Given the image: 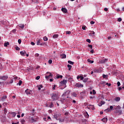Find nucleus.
Here are the masks:
<instances>
[{
    "label": "nucleus",
    "instance_id": "51",
    "mask_svg": "<svg viewBox=\"0 0 124 124\" xmlns=\"http://www.w3.org/2000/svg\"><path fill=\"white\" fill-rule=\"evenodd\" d=\"M20 122H21V123H25V122H26V121H25V120L22 119V120H20Z\"/></svg>",
    "mask_w": 124,
    "mask_h": 124
},
{
    "label": "nucleus",
    "instance_id": "26",
    "mask_svg": "<svg viewBox=\"0 0 124 124\" xmlns=\"http://www.w3.org/2000/svg\"><path fill=\"white\" fill-rule=\"evenodd\" d=\"M67 67L68 68V70L70 71V70H71V68L72 67V66H71L70 64H68Z\"/></svg>",
    "mask_w": 124,
    "mask_h": 124
},
{
    "label": "nucleus",
    "instance_id": "15",
    "mask_svg": "<svg viewBox=\"0 0 124 124\" xmlns=\"http://www.w3.org/2000/svg\"><path fill=\"white\" fill-rule=\"evenodd\" d=\"M89 35H90V36H94V31H90V33H89Z\"/></svg>",
    "mask_w": 124,
    "mask_h": 124
},
{
    "label": "nucleus",
    "instance_id": "48",
    "mask_svg": "<svg viewBox=\"0 0 124 124\" xmlns=\"http://www.w3.org/2000/svg\"><path fill=\"white\" fill-rule=\"evenodd\" d=\"M113 107L112 106H110L109 107V109H110L111 111H112V110H113Z\"/></svg>",
    "mask_w": 124,
    "mask_h": 124
},
{
    "label": "nucleus",
    "instance_id": "53",
    "mask_svg": "<svg viewBox=\"0 0 124 124\" xmlns=\"http://www.w3.org/2000/svg\"><path fill=\"white\" fill-rule=\"evenodd\" d=\"M68 114H69L68 112H65L64 115L65 116H68Z\"/></svg>",
    "mask_w": 124,
    "mask_h": 124
},
{
    "label": "nucleus",
    "instance_id": "54",
    "mask_svg": "<svg viewBox=\"0 0 124 124\" xmlns=\"http://www.w3.org/2000/svg\"><path fill=\"white\" fill-rule=\"evenodd\" d=\"M90 24H91V25H93V24H94V21H91L90 22Z\"/></svg>",
    "mask_w": 124,
    "mask_h": 124
},
{
    "label": "nucleus",
    "instance_id": "33",
    "mask_svg": "<svg viewBox=\"0 0 124 124\" xmlns=\"http://www.w3.org/2000/svg\"><path fill=\"white\" fill-rule=\"evenodd\" d=\"M72 95L75 97H76V96H77V94H76L75 93H73Z\"/></svg>",
    "mask_w": 124,
    "mask_h": 124
},
{
    "label": "nucleus",
    "instance_id": "32",
    "mask_svg": "<svg viewBox=\"0 0 124 124\" xmlns=\"http://www.w3.org/2000/svg\"><path fill=\"white\" fill-rule=\"evenodd\" d=\"M59 36V34H55L53 36V38H58V37Z\"/></svg>",
    "mask_w": 124,
    "mask_h": 124
},
{
    "label": "nucleus",
    "instance_id": "62",
    "mask_svg": "<svg viewBox=\"0 0 124 124\" xmlns=\"http://www.w3.org/2000/svg\"><path fill=\"white\" fill-rule=\"evenodd\" d=\"M104 11H108V9L107 8H105L104 9Z\"/></svg>",
    "mask_w": 124,
    "mask_h": 124
},
{
    "label": "nucleus",
    "instance_id": "44",
    "mask_svg": "<svg viewBox=\"0 0 124 124\" xmlns=\"http://www.w3.org/2000/svg\"><path fill=\"white\" fill-rule=\"evenodd\" d=\"M12 32H13V33H15L16 32V29H14L12 31Z\"/></svg>",
    "mask_w": 124,
    "mask_h": 124
},
{
    "label": "nucleus",
    "instance_id": "30",
    "mask_svg": "<svg viewBox=\"0 0 124 124\" xmlns=\"http://www.w3.org/2000/svg\"><path fill=\"white\" fill-rule=\"evenodd\" d=\"M68 63H69L70 64H72V65L74 64V62L70 61H68Z\"/></svg>",
    "mask_w": 124,
    "mask_h": 124
},
{
    "label": "nucleus",
    "instance_id": "59",
    "mask_svg": "<svg viewBox=\"0 0 124 124\" xmlns=\"http://www.w3.org/2000/svg\"><path fill=\"white\" fill-rule=\"evenodd\" d=\"M82 30H84L85 31V30H86V27L83 26V27H82Z\"/></svg>",
    "mask_w": 124,
    "mask_h": 124
},
{
    "label": "nucleus",
    "instance_id": "63",
    "mask_svg": "<svg viewBox=\"0 0 124 124\" xmlns=\"http://www.w3.org/2000/svg\"><path fill=\"white\" fill-rule=\"evenodd\" d=\"M122 89H123L122 87H119V88H118L119 91H121V90H122Z\"/></svg>",
    "mask_w": 124,
    "mask_h": 124
},
{
    "label": "nucleus",
    "instance_id": "5",
    "mask_svg": "<svg viewBox=\"0 0 124 124\" xmlns=\"http://www.w3.org/2000/svg\"><path fill=\"white\" fill-rule=\"evenodd\" d=\"M75 86L76 87V88H83V87H84L83 84L79 83H76Z\"/></svg>",
    "mask_w": 124,
    "mask_h": 124
},
{
    "label": "nucleus",
    "instance_id": "8",
    "mask_svg": "<svg viewBox=\"0 0 124 124\" xmlns=\"http://www.w3.org/2000/svg\"><path fill=\"white\" fill-rule=\"evenodd\" d=\"M36 42H37V45H41V46H42L43 44L41 43V40L37 39L36 40Z\"/></svg>",
    "mask_w": 124,
    "mask_h": 124
},
{
    "label": "nucleus",
    "instance_id": "64",
    "mask_svg": "<svg viewBox=\"0 0 124 124\" xmlns=\"http://www.w3.org/2000/svg\"><path fill=\"white\" fill-rule=\"evenodd\" d=\"M35 57H38L39 56V54L37 53L35 55Z\"/></svg>",
    "mask_w": 124,
    "mask_h": 124
},
{
    "label": "nucleus",
    "instance_id": "34",
    "mask_svg": "<svg viewBox=\"0 0 124 124\" xmlns=\"http://www.w3.org/2000/svg\"><path fill=\"white\" fill-rule=\"evenodd\" d=\"M43 40L44 41H47L48 40V38L47 37L45 36L43 37Z\"/></svg>",
    "mask_w": 124,
    "mask_h": 124
},
{
    "label": "nucleus",
    "instance_id": "23",
    "mask_svg": "<svg viewBox=\"0 0 124 124\" xmlns=\"http://www.w3.org/2000/svg\"><path fill=\"white\" fill-rule=\"evenodd\" d=\"M114 100H115V101H120L121 100V98L120 97H116L114 98Z\"/></svg>",
    "mask_w": 124,
    "mask_h": 124
},
{
    "label": "nucleus",
    "instance_id": "60",
    "mask_svg": "<svg viewBox=\"0 0 124 124\" xmlns=\"http://www.w3.org/2000/svg\"><path fill=\"white\" fill-rule=\"evenodd\" d=\"M53 106H54V105L52 104V103H51L50 104V107H53Z\"/></svg>",
    "mask_w": 124,
    "mask_h": 124
},
{
    "label": "nucleus",
    "instance_id": "29",
    "mask_svg": "<svg viewBox=\"0 0 124 124\" xmlns=\"http://www.w3.org/2000/svg\"><path fill=\"white\" fill-rule=\"evenodd\" d=\"M60 78H61V79H62V76L57 75V79H60Z\"/></svg>",
    "mask_w": 124,
    "mask_h": 124
},
{
    "label": "nucleus",
    "instance_id": "1",
    "mask_svg": "<svg viewBox=\"0 0 124 124\" xmlns=\"http://www.w3.org/2000/svg\"><path fill=\"white\" fill-rule=\"evenodd\" d=\"M59 98H60V97L58 94L53 93L51 95V99L53 100V101H56V100H58Z\"/></svg>",
    "mask_w": 124,
    "mask_h": 124
},
{
    "label": "nucleus",
    "instance_id": "25",
    "mask_svg": "<svg viewBox=\"0 0 124 124\" xmlns=\"http://www.w3.org/2000/svg\"><path fill=\"white\" fill-rule=\"evenodd\" d=\"M88 80H89V78H86L83 79V82L84 83H86V82H88Z\"/></svg>",
    "mask_w": 124,
    "mask_h": 124
},
{
    "label": "nucleus",
    "instance_id": "3",
    "mask_svg": "<svg viewBox=\"0 0 124 124\" xmlns=\"http://www.w3.org/2000/svg\"><path fill=\"white\" fill-rule=\"evenodd\" d=\"M53 77V75L52 73H50L49 72H46L45 74V78L46 80H48L49 78H52Z\"/></svg>",
    "mask_w": 124,
    "mask_h": 124
},
{
    "label": "nucleus",
    "instance_id": "41",
    "mask_svg": "<svg viewBox=\"0 0 124 124\" xmlns=\"http://www.w3.org/2000/svg\"><path fill=\"white\" fill-rule=\"evenodd\" d=\"M60 101H61L62 103H64V102L65 101V99H61Z\"/></svg>",
    "mask_w": 124,
    "mask_h": 124
},
{
    "label": "nucleus",
    "instance_id": "6",
    "mask_svg": "<svg viewBox=\"0 0 124 124\" xmlns=\"http://www.w3.org/2000/svg\"><path fill=\"white\" fill-rule=\"evenodd\" d=\"M8 78V76H0V79L1 80H4V81H6V80H7V78Z\"/></svg>",
    "mask_w": 124,
    "mask_h": 124
},
{
    "label": "nucleus",
    "instance_id": "19",
    "mask_svg": "<svg viewBox=\"0 0 124 124\" xmlns=\"http://www.w3.org/2000/svg\"><path fill=\"white\" fill-rule=\"evenodd\" d=\"M102 121L103 122V123H107V121H108V119L107 118L105 117L102 119Z\"/></svg>",
    "mask_w": 124,
    "mask_h": 124
},
{
    "label": "nucleus",
    "instance_id": "57",
    "mask_svg": "<svg viewBox=\"0 0 124 124\" xmlns=\"http://www.w3.org/2000/svg\"><path fill=\"white\" fill-rule=\"evenodd\" d=\"M86 118H89V114H88V112H86V115H85Z\"/></svg>",
    "mask_w": 124,
    "mask_h": 124
},
{
    "label": "nucleus",
    "instance_id": "24",
    "mask_svg": "<svg viewBox=\"0 0 124 124\" xmlns=\"http://www.w3.org/2000/svg\"><path fill=\"white\" fill-rule=\"evenodd\" d=\"M104 104H105V102L101 101L98 105L99 106H102Z\"/></svg>",
    "mask_w": 124,
    "mask_h": 124
},
{
    "label": "nucleus",
    "instance_id": "18",
    "mask_svg": "<svg viewBox=\"0 0 124 124\" xmlns=\"http://www.w3.org/2000/svg\"><path fill=\"white\" fill-rule=\"evenodd\" d=\"M62 11L64 13H66V12H67V10L65 8H62Z\"/></svg>",
    "mask_w": 124,
    "mask_h": 124
},
{
    "label": "nucleus",
    "instance_id": "11",
    "mask_svg": "<svg viewBox=\"0 0 124 124\" xmlns=\"http://www.w3.org/2000/svg\"><path fill=\"white\" fill-rule=\"evenodd\" d=\"M80 78V80H84V77L83 76H78L77 77V79H79Z\"/></svg>",
    "mask_w": 124,
    "mask_h": 124
},
{
    "label": "nucleus",
    "instance_id": "16",
    "mask_svg": "<svg viewBox=\"0 0 124 124\" xmlns=\"http://www.w3.org/2000/svg\"><path fill=\"white\" fill-rule=\"evenodd\" d=\"M18 27H19V28H21L22 29H24V28H25V25L20 24L18 25Z\"/></svg>",
    "mask_w": 124,
    "mask_h": 124
},
{
    "label": "nucleus",
    "instance_id": "46",
    "mask_svg": "<svg viewBox=\"0 0 124 124\" xmlns=\"http://www.w3.org/2000/svg\"><path fill=\"white\" fill-rule=\"evenodd\" d=\"M118 22H122V18L119 17V18L118 19Z\"/></svg>",
    "mask_w": 124,
    "mask_h": 124
},
{
    "label": "nucleus",
    "instance_id": "52",
    "mask_svg": "<svg viewBox=\"0 0 124 124\" xmlns=\"http://www.w3.org/2000/svg\"><path fill=\"white\" fill-rule=\"evenodd\" d=\"M88 47H89V48H91V49H93V45H89Z\"/></svg>",
    "mask_w": 124,
    "mask_h": 124
},
{
    "label": "nucleus",
    "instance_id": "20",
    "mask_svg": "<svg viewBox=\"0 0 124 124\" xmlns=\"http://www.w3.org/2000/svg\"><path fill=\"white\" fill-rule=\"evenodd\" d=\"M70 93V91L68 90L66 92V93L64 94H63V95H68Z\"/></svg>",
    "mask_w": 124,
    "mask_h": 124
},
{
    "label": "nucleus",
    "instance_id": "9",
    "mask_svg": "<svg viewBox=\"0 0 124 124\" xmlns=\"http://www.w3.org/2000/svg\"><path fill=\"white\" fill-rule=\"evenodd\" d=\"M20 55L23 57H25V56H26V54H27V52L25 50L20 51Z\"/></svg>",
    "mask_w": 124,
    "mask_h": 124
},
{
    "label": "nucleus",
    "instance_id": "40",
    "mask_svg": "<svg viewBox=\"0 0 124 124\" xmlns=\"http://www.w3.org/2000/svg\"><path fill=\"white\" fill-rule=\"evenodd\" d=\"M66 34H70L71 33V32L70 31H67L66 32Z\"/></svg>",
    "mask_w": 124,
    "mask_h": 124
},
{
    "label": "nucleus",
    "instance_id": "17",
    "mask_svg": "<svg viewBox=\"0 0 124 124\" xmlns=\"http://www.w3.org/2000/svg\"><path fill=\"white\" fill-rule=\"evenodd\" d=\"M25 93H26V94H31V90L27 89V90H25Z\"/></svg>",
    "mask_w": 124,
    "mask_h": 124
},
{
    "label": "nucleus",
    "instance_id": "49",
    "mask_svg": "<svg viewBox=\"0 0 124 124\" xmlns=\"http://www.w3.org/2000/svg\"><path fill=\"white\" fill-rule=\"evenodd\" d=\"M39 79H40V76H37L36 78V80H39Z\"/></svg>",
    "mask_w": 124,
    "mask_h": 124
},
{
    "label": "nucleus",
    "instance_id": "7",
    "mask_svg": "<svg viewBox=\"0 0 124 124\" xmlns=\"http://www.w3.org/2000/svg\"><path fill=\"white\" fill-rule=\"evenodd\" d=\"M29 122L30 123H34L36 122V120L34 119L33 117H29Z\"/></svg>",
    "mask_w": 124,
    "mask_h": 124
},
{
    "label": "nucleus",
    "instance_id": "37",
    "mask_svg": "<svg viewBox=\"0 0 124 124\" xmlns=\"http://www.w3.org/2000/svg\"><path fill=\"white\" fill-rule=\"evenodd\" d=\"M4 114L5 115H6V114L7 113V109H6V108H4Z\"/></svg>",
    "mask_w": 124,
    "mask_h": 124
},
{
    "label": "nucleus",
    "instance_id": "2",
    "mask_svg": "<svg viewBox=\"0 0 124 124\" xmlns=\"http://www.w3.org/2000/svg\"><path fill=\"white\" fill-rule=\"evenodd\" d=\"M114 109L116 110V112L118 114V115H122V114H123V112L121 110V108L120 106L116 107L114 108Z\"/></svg>",
    "mask_w": 124,
    "mask_h": 124
},
{
    "label": "nucleus",
    "instance_id": "61",
    "mask_svg": "<svg viewBox=\"0 0 124 124\" xmlns=\"http://www.w3.org/2000/svg\"><path fill=\"white\" fill-rule=\"evenodd\" d=\"M106 85H108V87H110V86H111V84H109V83H106Z\"/></svg>",
    "mask_w": 124,
    "mask_h": 124
},
{
    "label": "nucleus",
    "instance_id": "50",
    "mask_svg": "<svg viewBox=\"0 0 124 124\" xmlns=\"http://www.w3.org/2000/svg\"><path fill=\"white\" fill-rule=\"evenodd\" d=\"M18 42L19 44H21V42H22V41L21 40V39H18Z\"/></svg>",
    "mask_w": 124,
    "mask_h": 124
},
{
    "label": "nucleus",
    "instance_id": "58",
    "mask_svg": "<svg viewBox=\"0 0 124 124\" xmlns=\"http://www.w3.org/2000/svg\"><path fill=\"white\" fill-rule=\"evenodd\" d=\"M93 94H95V93H96L95 91L94 90H93Z\"/></svg>",
    "mask_w": 124,
    "mask_h": 124
},
{
    "label": "nucleus",
    "instance_id": "10",
    "mask_svg": "<svg viewBox=\"0 0 124 124\" xmlns=\"http://www.w3.org/2000/svg\"><path fill=\"white\" fill-rule=\"evenodd\" d=\"M60 83L62 84V85H66V84L67 83V80L63 79V80L61 81Z\"/></svg>",
    "mask_w": 124,
    "mask_h": 124
},
{
    "label": "nucleus",
    "instance_id": "42",
    "mask_svg": "<svg viewBox=\"0 0 124 124\" xmlns=\"http://www.w3.org/2000/svg\"><path fill=\"white\" fill-rule=\"evenodd\" d=\"M16 51H20V48H19V47L16 46Z\"/></svg>",
    "mask_w": 124,
    "mask_h": 124
},
{
    "label": "nucleus",
    "instance_id": "56",
    "mask_svg": "<svg viewBox=\"0 0 124 124\" xmlns=\"http://www.w3.org/2000/svg\"><path fill=\"white\" fill-rule=\"evenodd\" d=\"M31 45L32 46H34V45H35V44L34 42H31Z\"/></svg>",
    "mask_w": 124,
    "mask_h": 124
},
{
    "label": "nucleus",
    "instance_id": "28",
    "mask_svg": "<svg viewBox=\"0 0 124 124\" xmlns=\"http://www.w3.org/2000/svg\"><path fill=\"white\" fill-rule=\"evenodd\" d=\"M52 87L53 91L56 90V88H57V85H52Z\"/></svg>",
    "mask_w": 124,
    "mask_h": 124
},
{
    "label": "nucleus",
    "instance_id": "47",
    "mask_svg": "<svg viewBox=\"0 0 124 124\" xmlns=\"http://www.w3.org/2000/svg\"><path fill=\"white\" fill-rule=\"evenodd\" d=\"M117 86H118V87H120V86H121V82H120V81H118V82H117Z\"/></svg>",
    "mask_w": 124,
    "mask_h": 124
},
{
    "label": "nucleus",
    "instance_id": "14",
    "mask_svg": "<svg viewBox=\"0 0 124 124\" xmlns=\"http://www.w3.org/2000/svg\"><path fill=\"white\" fill-rule=\"evenodd\" d=\"M7 98V95H3L1 99V101H4V100H5V99H6Z\"/></svg>",
    "mask_w": 124,
    "mask_h": 124
},
{
    "label": "nucleus",
    "instance_id": "35",
    "mask_svg": "<svg viewBox=\"0 0 124 124\" xmlns=\"http://www.w3.org/2000/svg\"><path fill=\"white\" fill-rule=\"evenodd\" d=\"M8 45H9V43L8 42H7L4 44L5 47H7Z\"/></svg>",
    "mask_w": 124,
    "mask_h": 124
},
{
    "label": "nucleus",
    "instance_id": "31",
    "mask_svg": "<svg viewBox=\"0 0 124 124\" xmlns=\"http://www.w3.org/2000/svg\"><path fill=\"white\" fill-rule=\"evenodd\" d=\"M104 112H111V110H110V109L109 108H108L107 109H105L104 110Z\"/></svg>",
    "mask_w": 124,
    "mask_h": 124
},
{
    "label": "nucleus",
    "instance_id": "12",
    "mask_svg": "<svg viewBox=\"0 0 124 124\" xmlns=\"http://www.w3.org/2000/svg\"><path fill=\"white\" fill-rule=\"evenodd\" d=\"M107 61H108V59H103L100 61V62H101V63H105Z\"/></svg>",
    "mask_w": 124,
    "mask_h": 124
},
{
    "label": "nucleus",
    "instance_id": "21",
    "mask_svg": "<svg viewBox=\"0 0 124 124\" xmlns=\"http://www.w3.org/2000/svg\"><path fill=\"white\" fill-rule=\"evenodd\" d=\"M37 88H38V91H40V90H41V89H42L43 88V85H40L37 86Z\"/></svg>",
    "mask_w": 124,
    "mask_h": 124
},
{
    "label": "nucleus",
    "instance_id": "27",
    "mask_svg": "<svg viewBox=\"0 0 124 124\" xmlns=\"http://www.w3.org/2000/svg\"><path fill=\"white\" fill-rule=\"evenodd\" d=\"M103 78H104V79H107L108 78V75H106L103 74Z\"/></svg>",
    "mask_w": 124,
    "mask_h": 124
},
{
    "label": "nucleus",
    "instance_id": "55",
    "mask_svg": "<svg viewBox=\"0 0 124 124\" xmlns=\"http://www.w3.org/2000/svg\"><path fill=\"white\" fill-rule=\"evenodd\" d=\"M21 113H22V111H21L20 110H18V111L17 112V114H21Z\"/></svg>",
    "mask_w": 124,
    "mask_h": 124
},
{
    "label": "nucleus",
    "instance_id": "39",
    "mask_svg": "<svg viewBox=\"0 0 124 124\" xmlns=\"http://www.w3.org/2000/svg\"><path fill=\"white\" fill-rule=\"evenodd\" d=\"M19 86H21L22 85V80H19L18 82Z\"/></svg>",
    "mask_w": 124,
    "mask_h": 124
},
{
    "label": "nucleus",
    "instance_id": "45",
    "mask_svg": "<svg viewBox=\"0 0 124 124\" xmlns=\"http://www.w3.org/2000/svg\"><path fill=\"white\" fill-rule=\"evenodd\" d=\"M52 62H53V61L51 60H49L48 61V63H49V64H51V63H52Z\"/></svg>",
    "mask_w": 124,
    "mask_h": 124
},
{
    "label": "nucleus",
    "instance_id": "38",
    "mask_svg": "<svg viewBox=\"0 0 124 124\" xmlns=\"http://www.w3.org/2000/svg\"><path fill=\"white\" fill-rule=\"evenodd\" d=\"M12 115H13V117H15L16 116V112H12Z\"/></svg>",
    "mask_w": 124,
    "mask_h": 124
},
{
    "label": "nucleus",
    "instance_id": "22",
    "mask_svg": "<svg viewBox=\"0 0 124 124\" xmlns=\"http://www.w3.org/2000/svg\"><path fill=\"white\" fill-rule=\"evenodd\" d=\"M88 108L90 109H92V110H94V107L93 105H90V107H88Z\"/></svg>",
    "mask_w": 124,
    "mask_h": 124
},
{
    "label": "nucleus",
    "instance_id": "36",
    "mask_svg": "<svg viewBox=\"0 0 124 124\" xmlns=\"http://www.w3.org/2000/svg\"><path fill=\"white\" fill-rule=\"evenodd\" d=\"M88 62H90V63H93V61H91V60L88 59Z\"/></svg>",
    "mask_w": 124,
    "mask_h": 124
},
{
    "label": "nucleus",
    "instance_id": "43",
    "mask_svg": "<svg viewBox=\"0 0 124 124\" xmlns=\"http://www.w3.org/2000/svg\"><path fill=\"white\" fill-rule=\"evenodd\" d=\"M86 41L87 42H88V43H91V40L90 39H87Z\"/></svg>",
    "mask_w": 124,
    "mask_h": 124
},
{
    "label": "nucleus",
    "instance_id": "4",
    "mask_svg": "<svg viewBox=\"0 0 124 124\" xmlns=\"http://www.w3.org/2000/svg\"><path fill=\"white\" fill-rule=\"evenodd\" d=\"M103 70V68H102V67H100L98 69H94L93 70V71L95 73H100V72H102Z\"/></svg>",
    "mask_w": 124,
    "mask_h": 124
},
{
    "label": "nucleus",
    "instance_id": "13",
    "mask_svg": "<svg viewBox=\"0 0 124 124\" xmlns=\"http://www.w3.org/2000/svg\"><path fill=\"white\" fill-rule=\"evenodd\" d=\"M60 58L61 59H66V55H65L64 54H61L60 55Z\"/></svg>",
    "mask_w": 124,
    "mask_h": 124
}]
</instances>
